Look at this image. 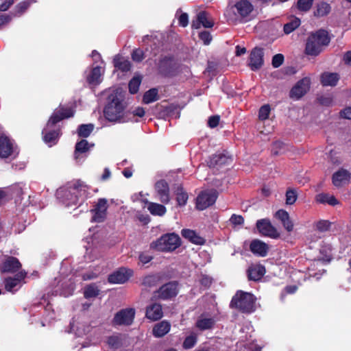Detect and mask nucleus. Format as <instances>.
Listing matches in <instances>:
<instances>
[{"instance_id":"obj_1","label":"nucleus","mask_w":351,"mask_h":351,"mask_svg":"<svg viewBox=\"0 0 351 351\" xmlns=\"http://www.w3.org/2000/svg\"><path fill=\"white\" fill-rule=\"evenodd\" d=\"M75 110L72 107L60 106L49 117L46 126L42 131L43 139L49 147L58 143L61 136V129L56 124L64 119L73 117Z\"/></svg>"},{"instance_id":"obj_2","label":"nucleus","mask_w":351,"mask_h":351,"mask_svg":"<svg viewBox=\"0 0 351 351\" xmlns=\"http://www.w3.org/2000/svg\"><path fill=\"white\" fill-rule=\"evenodd\" d=\"M126 104L124 97L117 90L113 91L107 97V104L104 109L105 118L110 122L125 123L132 121L128 117V112H125Z\"/></svg>"},{"instance_id":"obj_3","label":"nucleus","mask_w":351,"mask_h":351,"mask_svg":"<svg viewBox=\"0 0 351 351\" xmlns=\"http://www.w3.org/2000/svg\"><path fill=\"white\" fill-rule=\"evenodd\" d=\"M330 42V38L326 30L320 29L311 33L306 43L304 52L311 56H317Z\"/></svg>"},{"instance_id":"obj_4","label":"nucleus","mask_w":351,"mask_h":351,"mask_svg":"<svg viewBox=\"0 0 351 351\" xmlns=\"http://www.w3.org/2000/svg\"><path fill=\"white\" fill-rule=\"evenodd\" d=\"M256 300L252 293L239 290L232 297L230 307L243 313H251L256 309Z\"/></svg>"},{"instance_id":"obj_5","label":"nucleus","mask_w":351,"mask_h":351,"mask_svg":"<svg viewBox=\"0 0 351 351\" xmlns=\"http://www.w3.org/2000/svg\"><path fill=\"white\" fill-rule=\"evenodd\" d=\"M182 245L180 236L175 233H166L150 244V248L162 252H171Z\"/></svg>"},{"instance_id":"obj_6","label":"nucleus","mask_w":351,"mask_h":351,"mask_svg":"<svg viewBox=\"0 0 351 351\" xmlns=\"http://www.w3.org/2000/svg\"><path fill=\"white\" fill-rule=\"evenodd\" d=\"M158 69L165 77H173L178 73L179 64L173 56H167L159 60Z\"/></svg>"},{"instance_id":"obj_7","label":"nucleus","mask_w":351,"mask_h":351,"mask_svg":"<svg viewBox=\"0 0 351 351\" xmlns=\"http://www.w3.org/2000/svg\"><path fill=\"white\" fill-rule=\"evenodd\" d=\"M178 283L176 281L169 282L154 291V297L163 300H171L178 295Z\"/></svg>"},{"instance_id":"obj_8","label":"nucleus","mask_w":351,"mask_h":351,"mask_svg":"<svg viewBox=\"0 0 351 351\" xmlns=\"http://www.w3.org/2000/svg\"><path fill=\"white\" fill-rule=\"evenodd\" d=\"M108 208V199L106 198H99L94 208L90 210L92 213L91 221L95 223L104 222L107 217Z\"/></svg>"},{"instance_id":"obj_9","label":"nucleus","mask_w":351,"mask_h":351,"mask_svg":"<svg viewBox=\"0 0 351 351\" xmlns=\"http://www.w3.org/2000/svg\"><path fill=\"white\" fill-rule=\"evenodd\" d=\"M219 195L218 191L215 189H206L199 193V210H204L213 206Z\"/></svg>"},{"instance_id":"obj_10","label":"nucleus","mask_w":351,"mask_h":351,"mask_svg":"<svg viewBox=\"0 0 351 351\" xmlns=\"http://www.w3.org/2000/svg\"><path fill=\"white\" fill-rule=\"evenodd\" d=\"M232 162V157L227 152L217 153L212 155L208 160L207 165L210 168H220L226 165H229Z\"/></svg>"},{"instance_id":"obj_11","label":"nucleus","mask_w":351,"mask_h":351,"mask_svg":"<svg viewBox=\"0 0 351 351\" xmlns=\"http://www.w3.org/2000/svg\"><path fill=\"white\" fill-rule=\"evenodd\" d=\"M133 275V270L125 267H120L108 276V282L110 284H123Z\"/></svg>"},{"instance_id":"obj_12","label":"nucleus","mask_w":351,"mask_h":351,"mask_svg":"<svg viewBox=\"0 0 351 351\" xmlns=\"http://www.w3.org/2000/svg\"><path fill=\"white\" fill-rule=\"evenodd\" d=\"M256 226L258 232L262 235L269 237L272 239H278L280 237L279 232L267 219L258 220Z\"/></svg>"},{"instance_id":"obj_13","label":"nucleus","mask_w":351,"mask_h":351,"mask_svg":"<svg viewBox=\"0 0 351 351\" xmlns=\"http://www.w3.org/2000/svg\"><path fill=\"white\" fill-rule=\"evenodd\" d=\"M22 265L19 260L12 256H5L1 262V272L14 274L21 271Z\"/></svg>"},{"instance_id":"obj_14","label":"nucleus","mask_w":351,"mask_h":351,"mask_svg":"<svg viewBox=\"0 0 351 351\" xmlns=\"http://www.w3.org/2000/svg\"><path fill=\"white\" fill-rule=\"evenodd\" d=\"M134 315V308L122 309L114 315L112 323L114 325H130L133 322Z\"/></svg>"},{"instance_id":"obj_15","label":"nucleus","mask_w":351,"mask_h":351,"mask_svg":"<svg viewBox=\"0 0 351 351\" xmlns=\"http://www.w3.org/2000/svg\"><path fill=\"white\" fill-rule=\"evenodd\" d=\"M264 52L261 47H256L250 52L248 66L252 71L260 69L264 64Z\"/></svg>"},{"instance_id":"obj_16","label":"nucleus","mask_w":351,"mask_h":351,"mask_svg":"<svg viewBox=\"0 0 351 351\" xmlns=\"http://www.w3.org/2000/svg\"><path fill=\"white\" fill-rule=\"evenodd\" d=\"M310 80L307 77L299 80L291 89L289 96L292 99H299L309 90Z\"/></svg>"},{"instance_id":"obj_17","label":"nucleus","mask_w":351,"mask_h":351,"mask_svg":"<svg viewBox=\"0 0 351 351\" xmlns=\"http://www.w3.org/2000/svg\"><path fill=\"white\" fill-rule=\"evenodd\" d=\"M155 190L159 200L163 204L170 201L169 186L165 180H160L155 184Z\"/></svg>"},{"instance_id":"obj_18","label":"nucleus","mask_w":351,"mask_h":351,"mask_svg":"<svg viewBox=\"0 0 351 351\" xmlns=\"http://www.w3.org/2000/svg\"><path fill=\"white\" fill-rule=\"evenodd\" d=\"M27 273L25 270H21L12 277L4 279L5 289L7 291L12 292L13 289L19 286L26 278Z\"/></svg>"},{"instance_id":"obj_19","label":"nucleus","mask_w":351,"mask_h":351,"mask_svg":"<svg viewBox=\"0 0 351 351\" xmlns=\"http://www.w3.org/2000/svg\"><path fill=\"white\" fill-rule=\"evenodd\" d=\"M351 178L350 172L343 168L335 172L332 176V182L337 188L341 187L348 183Z\"/></svg>"},{"instance_id":"obj_20","label":"nucleus","mask_w":351,"mask_h":351,"mask_svg":"<svg viewBox=\"0 0 351 351\" xmlns=\"http://www.w3.org/2000/svg\"><path fill=\"white\" fill-rule=\"evenodd\" d=\"M250 250L254 254L265 257L268 253L269 246L267 243L259 239H254L250 244Z\"/></svg>"},{"instance_id":"obj_21","label":"nucleus","mask_w":351,"mask_h":351,"mask_svg":"<svg viewBox=\"0 0 351 351\" xmlns=\"http://www.w3.org/2000/svg\"><path fill=\"white\" fill-rule=\"evenodd\" d=\"M13 153V144L5 134L0 136V158H7Z\"/></svg>"},{"instance_id":"obj_22","label":"nucleus","mask_w":351,"mask_h":351,"mask_svg":"<svg viewBox=\"0 0 351 351\" xmlns=\"http://www.w3.org/2000/svg\"><path fill=\"white\" fill-rule=\"evenodd\" d=\"M163 316L162 306L158 303H154L147 306L145 317L152 321L159 320Z\"/></svg>"},{"instance_id":"obj_23","label":"nucleus","mask_w":351,"mask_h":351,"mask_svg":"<svg viewBox=\"0 0 351 351\" xmlns=\"http://www.w3.org/2000/svg\"><path fill=\"white\" fill-rule=\"evenodd\" d=\"M216 319L214 317H208L207 313H202L199 315V330L204 331L212 330L216 324Z\"/></svg>"},{"instance_id":"obj_24","label":"nucleus","mask_w":351,"mask_h":351,"mask_svg":"<svg viewBox=\"0 0 351 351\" xmlns=\"http://www.w3.org/2000/svg\"><path fill=\"white\" fill-rule=\"evenodd\" d=\"M171 329V324L162 320L156 324L152 328V335L156 338H160L167 335Z\"/></svg>"},{"instance_id":"obj_25","label":"nucleus","mask_w":351,"mask_h":351,"mask_svg":"<svg viewBox=\"0 0 351 351\" xmlns=\"http://www.w3.org/2000/svg\"><path fill=\"white\" fill-rule=\"evenodd\" d=\"M247 273L249 280L258 281L265 275V268L262 265H253L248 268Z\"/></svg>"},{"instance_id":"obj_26","label":"nucleus","mask_w":351,"mask_h":351,"mask_svg":"<svg viewBox=\"0 0 351 351\" xmlns=\"http://www.w3.org/2000/svg\"><path fill=\"white\" fill-rule=\"evenodd\" d=\"M339 79L337 73L324 72L320 76V82L323 86H335Z\"/></svg>"},{"instance_id":"obj_27","label":"nucleus","mask_w":351,"mask_h":351,"mask_svg":"<svg viewBox=\"0 0 351 351\" xmlns=\"http://www.w3.org/2000/svg\"><path fill=\"white\" fill-rule=\"evenodd\" d=\"M235 8L241 17L247 16L253 10L254 7L248 0H241L236 3Z\"/></svg>"},{"instance_id":"obj_28","label":"nucleus","mask_w":351,"mask_h":351,"mask_svg":"<svg viewBox=\"0 0 351 351\" xmlns=\"http://www.w3.org/2000/svg\"><path fill=\"white\" fill-rule=\"evenodd\" d=\"M215 25V20L208 12L199 11V29L202 25L204 28H212Z\"/></svg>"},{"instance_id":"obj_29","label":"nucleus","mask_w":351,"mask_h":351,"mask_svg":"<svg viewBox=\"0 0 351 351\" xmlns=\"http://www.w3.org/2000/svg\"><path fill=\"white\" fill-rule=\"evenodd\" d=\"M316 201L320 204H328L335 206L340 204V202L332 195L322 193L316 195Z\"/></svg>"},{"instance_id":"obj_30","label":"nucleus","mask_w":351,"mask_h":351,"mask_svg":"<svg viewBox=\"0 0 351 351\" xmlns=\"http://www.w3.org/2000/svg\"><path fill=\"white\" fill-rule=\"evenodd\" d=\"M113 64L114 66L117 69L122 72H128L130 71L132 66L131 62L129 60H125L123 57L119 55L114 58Z\"/></svg>"},{"instance_id":"obj_31","label":"nucleus","mask_w":351,"mask_h":351,"mask_svg":"<svg viewBox=\"0 0 351 351\" xmlns=\"http://www.w3.org/2000/svg\"><path fill=\"white\" fill-rule=\"evenodd\" d=\"M162 280V274L160 273L149 274L143 278L142 285L145 287L156 286Z\"/></svg>"},{"instance_id":"obj_32","label":"nucleus","mask_w":351,"mask_h":351,"mask_svg":"<svg viewBox=\"0 0 351 351\" xmlns=\"http://www.w3.org/2000/svg\"><path fill=\"white\" fill-rule=\"evenodd\" d=\"M101 67L99 66L93 67L86 77V82L89 84H99L101 82Z\"/></svg>"},{"instance_id":"obj_33","label":"nucleus","mask_w":351,"mask_h":351,"mask_svg":"<svg viewBox=\"0 0 351 351\" xmlns=\"http://www.w3.org/2000/svg\"><path fill=\"white\" fill-rule=\"evenodd\" d=\"M71 189L75 191L80 196H87L88 191L90 189L87 184H86L81 180H75L73 182V184L70 186Z\"/></svg>"},{"instance_id":"obj_34","label":"nucleus","mask_w":351,"mask_h":351,"mask_svg":"<svg viewBox=\"0 0 351 351\" xmlns=\"http://www.w3.org/2000/svg\"><path fill=\"white\" fill-rule=\"evenodd\" d=\"M330 11V5L326 2L322 1L316 5L314 16L316 17H323L328 15Z\"/></svg>"},{"instance_id":"obj_35","label":"nucleus","mask_w":351,"mask_h":351,"mask_svg":"<svg viewBox=\"0 0 351 351\" xmlns=\"http://www.w3.org/2000/svg\"><path fill=\"white\" fill-rule=\"evenodd\" d=\"M147 204V209L152 215L163 216L167 212L166 207L162 204L154 202Z\"/></svg>"},{"instance_id":"obj_36","label":"nucleus","mask_w":351,"mask_h":351,"mask_svg":"<svg viewBox=\"0 0 351 351\" xmlns=\"http://www.w3.org/2000/svg\"><path fill=\"white\" fill-rule=\"evenodd\" d=\"M188 198V194L184 191L183 187L182 186H178L176 191V199L178 205L180 206H184L187 202Z\"/></svg>"},{"instance_id":"obj_37","label":"nucleus","mask_w":351,"mask_h":351,"mask_svg":"<svg viewBox=\"0 0 351 351\" xmlns=\"http://www.w3.org/2000/svg\"><path fill=\"white\" fill-rule=\"evenodd\" d=\"M158 89L156 88H151L146 91L143 97V101L145 104H150L158 99Z\"/></svg>"},{"instance_id":"obj_38","label":"nucleus","mask_w":351,"mask_h":351,"mask_svg":"<svg viewBox=\"0 0 351 351\" xmlns=\"http://www.w3.org/2000/svg\"><path fill=\"white\" fill-rule=\"evenodd\" d=\"M300 23L301 21L299 18L293 17L289 22L284 25L283 31L285 34H291L300 25Z\"/></svg>"},{"instance_id":"obj_39","label":"nucleus","mask_w":351,"mask_h":351,"mask_svg":"<svg viewBox=\"0 0 351 351\" xmlns=\"http://www.w3.org/2000/svg\"><path fill=\"white\" fill-rule=\"evenodd\" d=\"M94 130V125L92 123L81 124L77 128V134L80 137L87 138Z\"/></svg>"},{"instance_id":"obj_40","label":"nucleus","mask_w":351,"mask_h":351,"mask_svg":"<svg viewBox=\"0 0 351 351\" xmlns=\"http://www.w3.org/2000/svg\"><path fill=\"white\" fill-rule=\"evenodd\" d=\"M142 77L141 76L133 77L128 84L129 92L131 94H136L139 90Z\"/></svg>"},{"instance_id":"obj_41","label":"nucleus","mask_w":351,"mask_h":351,"mask_svg":"<svg viewBox=\"0 0 351 351\" xmlns=\"http://www.w3.org/2000/svg\"><path fill=\"white\" fill-rule=\"evenodd\" d=\"M182 236L193 244H197V234L195 230L184 228L181 230Z\"/></svg>"},{"instance_id":"obj_42","label":"nucleus","mask_w":351,"mask_h":351,"mask_svg":"<svg viewBox=\"0 0 351 351\" xmlns=\"http://www.w3.org/2000/svg\"><path fill=\"white\" fill-rule=\"evenodd\" d=\"M99 289L95 284H91L86 287L84 291L85 298H95L99 294Z\"/></svg>"},{"instance_id":"obj_43","label":"nucleus","mask_w":351,"mask_h":351,"mask_svg":"<svg viewBox=\"0 0 351 351\" xmlns=\"http://www.w3.org/2000/svg\"><path fill=\"white\" fill-rule=\"evenodd\" d=\"M90 145L88 142L85 139H82L75 144V154L77 153L83 154L89 150Z\"/></svg>"},{"instance_id":"obj_44","label":"nucleus","mask_w":351,"mask_h":351,"mask_svg":"<svg viewBox=\"0 0 351 351\" xmlns=\"http://www.w3.org/2000/svg\"><path fill=\"white\" fill-rule=\"evenodd\" d=\"M218 63L213 61H208L207 67L204 71V74L209 77L215 76L217 73Z\"/></svg>"},{"instance_id":"obj_45","label":"nucleus","mask_w":351,"mask_h":351,"mask_svg":"<svg viewBox=\"0 0 351 351\" xmlns=\"http://www.w3.org/2000/svg\"><path fill=\"white\" fill-rule=\"evenodd\" d=\"M285 197H286V204L287 205H292L297 200L298 193L295 189L289 188L286 191Z\"/></svg>"},{"instance_id":"obj_46","label":"nucleus","mask_w":351,"mask_h":351,"mask_svg":"<svg viewBox=\"0 0 351 351\" xmlns=\"http://www.w3.org/2000/svg\"><path fill=\"white\" fill-rule=\"evenodd\" d=\"M314 0H298L297 8L301 12H308L312 8Z\"/></svg>"},{"instance_id":"obj_47","label":"nucleus","mask_w":351,"mask_h":351,"mask_svg":"<svg viewBox=\"0 0 351 351\" xmlns=\"http://www.w3.org/2000/svg\"><path fill=\"white\" fill-rule=\"evenodd\" d=\"M271 112V108L269 104H265L261 106L258 111V118L261 121H265L269 118Z\"/></svg>"},{"instance_id":"obj_48","label":"nucleus","mask_w":351,"mask_h":351,"mask_svg":"<svg viewBox=\"0 0 351 351\" xmlns=\"http://www.w3.org/2000/svg\"><path fill=\"white\" fill-rule=\"evenodd\" d=\"M108 346L113 349H118L122 346L121 339L117 336H110L108 338Z\"/></svg>"},{"instance_id":"obj_49","label":"nucleus","mask_w":351,"mask_h":351,"mask_svg":"<svg viewBox=\"0 0 351 351\" xmlns=\"http://www.w3.org/2000/svg\"><path fill=\"white\" fill-rule=\"evenodd\" d=\"M197 341V337L195 334H191L186 337L184 340L182 346L184 349H190L193 348Z\"/></svg>"},{"instance_id":"obj_50","label":"nucleus","mask_w":351,"mask_h":351,"mask_svg":"<svg viewBox=\"0 0 351 351\" xmlns=\"http://www.w3.org/2000/svg\"><path fill=\"white\" fill-rule=\"evenodd\" d=\"M199 39L203 42L204 45H208L213 40V36L209 31H199Z\"/></svg>"},{"instance_id":"obj_51","label":"nucleus","mask_w":351,"mask_h":351,"mask_svg":"<svg viewBox=\"0 0 351 351\" xmlns=\"http://www.w3.org/2000/svg\"><path fill=\"white\" fill-rule=\"evenodd\" d=\"M131 56L133 61L136 62H141L145 58V53L141 49L137 48L133 50Z\"/></svg>"},{"instance_id":"obj_52","label":"nucleus","mask_w":351,"mask_h":351,"mask_svg":"<svg viewBox=\"0 0 351 351\" xmlns=\"http://www.w3.org/2000/svg\"><path fill=\"white\" fill-rule=\"evenodd\" d=\"M331 225L328 220H319L316 223V228L319 232H326L330 230Z\"/></svg>"},{"instance_id":"obj_53","label":"nucleus","mask_w":351,"mask_h":351,"mask_svg":"<svg viewBox=\"0 0 351 351\" xmlns=\"http://www.w3.org/2000/svg\"><path fill=\"white\" fill-rule=\"evenodd\" d=\"M199 281L204 289H208L213 282V278L208 275L202 274Z\"/></svg>"},{"instance_id":"obj_54","label":"nucleus","mask_w":351,"mask_h":351,"mask_svg":"<svg viewBox=\"0 0 351 351\" xmlns=\"http://www.w3.org/2000/svg\"><path fill=\"white\" fill-rule=\"evenodd\" d=\"M284 56L281 53L276 54L273 56L271 60V64L274 68H278L284 62Z\"/></svg>"},{"instance_id":"obj_55","label":"nucleus","mask_w":351,"mask_h":351,"mask_svg":"<svg viewBox=\"0 0 351 351\" xmlns=\"http://www.w3.org/2000/svg\"><path fill=\"white\" fill-rule=\"evenodd\" d=\"M219 121L220 117L219 115L210 116L208 120V125L210 128H215L219 125Z\"/></svg>"},{"instance_id":"obj_56","label":"nucleus","mask_w":351,"mask_h":351,"mask_svg":"<svg viewBox=\"0 0 351 351\" xmlns=\"http://www.w3.org/2000/svg\"><path fill=\"white\" fill-rule=\"evenodd\" d=\"M230 221L234 226L242 225L244 223V218L241 215L233 214L230 219Z\"/></svg>"},{"instance_id":"obj_57","label":"nucleus","mask_w":351,"mask_h":351,"mask_svg":"<svg viewBox=\"0 0 351 351\" xmlns=\"http://www.w3.org/2000/svg\"><path fill=\"white\" fill-rule=\"evenodd\" d=\"M138 258L143 264H147L153 259V256L147 253L142 252L139 254Z\"/></svg>"},{"instance_id":"obj_58","label":"nucleus","mask_w":351,"mask_h":351,"mask_svg":"<svg viewBox=\"0 0 351 351\" xmlns=\"http://www.w3.org/2000/svg\"><path fill=\"white\" fill-rule=\"evenodd\" d=\"M14 3V0H4L0 4V12L7 11Z\"/></svg>"},{"instance_id":"obj_59","label":"nucleus","mask_w":351,"mask_h":351,"mask_svg":"<svg viewBox=\"0 0 351 351\" xmlns=\"http://www.w3.org/2000/svg\"><path fill=\"white\" fill-rule=\"evenodd\" d=\"M317 99L321 105L326 106H329L332 103V99L330 97L321 96Z\"/></svg>"},{"instance_id":"obj_60","label":"nucleus","mask_w":351,"mask_h":351,"mask_svg":"<svg viewBox=\"0 0 351 351\" xmlns=\"http://www.w3.org/2000/svg\"><path fill=\"white\" fill-rule=\"evenodd\" d=\"M179 25L182 27H186L189 23V16L186 13H182L178 19Z\"/></svg>"},{"instance_id":"obj_61","label":"nucleus","mask_w":351,"mask_h":351,"mask_svg":"<svg viewBox=\"0 0 351 351\" xmlns=\"http://www.w3.org/2000/svg\"><path fill=\"white\" fill-rule=\"evenodd\" d=\"M128 114H132V118H134V117H143L144 115H145V110L142 107H138L137 108H136L132 113H130L129 112H128Z\"/></svg>"},{"instance_id":"obj_62","label":"nucleus","mask_w":351,"mask_h":351,"mask_svg":"<svg viewBox=\"0 0 351 351\" xmlns=\"http://www.w3.org/2000/svg\"><path fill=\"white\" fill-rule=\"evenodd\" d=\"M284 146V143L280 142V141H276L273 143V145H272V154L274 155H278L279 154V151L278 150V149H281Z\"/></svg>"},{"instance_id":"obj_63","label":"nucleus","mask_w":351,"mask_h":351,"mask_svg":"<svg viewBox=\"0 0 351 351\" xmlns=\"http://www.w3.org/2000/svg\"><path fill=\"white\" fill-rule=\"evenodd\" d=\"M275 216L278 219L281 221L283 219H287V217H289V215L286 210L280 209L276 213Z\"/></svg>"},{"instance_id":"obj_64","label":"nucleus","mask_w":351,"mask_h":351,"mask_svg":"<svg viewBox=\"0 0 351 351\" xmlns=\"http://www.w3.org/2000/svg\"><path fill=\"white\" fill-rule=\"evenodd\" d=\"M341 117L344 119H351V107H347L340 112Z\"/></svg>"}]
</instances>
